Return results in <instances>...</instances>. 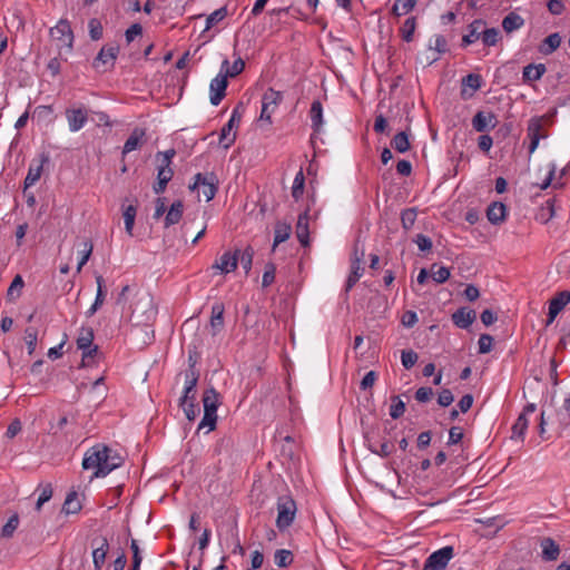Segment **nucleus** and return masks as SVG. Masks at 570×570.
<instances>
[{"label":"nucleus","mask_w":570,"mask_h":570,"mask_svg":"<svg viewBox=\"0 0 570 570\" xmlns=\"http://www.w3.org/2000/svg\"><path fill=\"white\" fill-rule=\"evenodd\" d=\"M391 145L397 153H406L411 147L407 132L401 131L396 134L391 140Z\"/></svg>","instance_id":"nucleus-37"},{"label":"nucleus","mask_w":570,"mask_h":570,"mask_svg":"<svg viewBox=\"0 0 570 570\" xmlns=\"http://www.w3.org/2000/svg\"><path fill=\"white\" fill-rule=\"evenodd\" d=\"M217 423V413L204 412V416L198 424V431L207 428L206 433L215 430Z\"/></svg>","instance_id":"nucleus-55"},{"label":"nucleus","mask_w":570,"mask_h":570,"mask_svg":"<svg viewBox=\"0 0 570 570\" xmlns=\"http://www.w3.org/2000/svg\"><path fill=\"white\" fill-rule=\"evenodd\" d=\"M239 108L240 105L233 110L229 120L220 130L219 142L225 149H228L235 142L236 131L233 130L238 127L240 122L242 114L239 112Z\"/></svg>","instance_id":"nucleus-7"},{"label":"nucleus","mask_w":570,"mask_h":570,"mask_svg":"<svg viewBox=\"0 0 570 570\" xmlns=\"http://www.w3.org/2000/svg\"><path fill=\"white\" fill-rule=\"evenodd\" d=\"M537 411V406L533 403H528L520 415L518 416L515 423L512 426V435L511 439L514 440H523L525 431L529 425V416L533 415Z\"/></svg>","instance_id":"nucleus-9"},{"label":"nucleus","mask_w":570,"mask_h":570,"mask_svg":"<svg viewBox=\"0 0 570 570\" xmlns=\"http://www.w3.org/2000/svg\"><path fill=\"white\" fill-rule=\"evenodd\" d=\"M392 404L390 406V416L394 420L401 417L405 412V403L399 395L391 397Z\"/></svg>","instance_id":"nucleus-50"},{"label":"nucleus","mask_w":570,"mask_h":570,"mask_svg":"<svg viewBox=\"0 0 570 570\" xmlns=\"http://www.w3.org/2000/svg\"><path fill=\"white\" fill-rule=\"evenodd\" d=\"M19 525V515L12 514L1 529V537L11 538Z\"/></svg>","instance_id":"nucleus-54"},{"label":"nucleus","mask_w":570,"mask_h":570,"mask_svg":"<svg viewBox=\"0 0 570 570\" xmlns=\"http://www.w3.org/2000/svg\"><path fill=\"white\" fill-rule=\"evenodd\" d=\"M498 125L497 116L491 111H478L472 118V127L478 132H487Z\"/></svg>","instance_id":"nucleus-12"},{"label":"nucleus","mask_w":570,"mask_h":570,"mask_svg":"<svg viewBox=\"0 0 570 570\" xmlns=\"http://www.w3.org/2000/svg\"><path fill=\"white\" fill-rule=\"evenodd\" d=\"M83 249L81 250V257L78 262L77 272L80 273L82 267L86 265V263L89 261L91 253H92V243L89 239L83 240L82 243Z\"/></svg>","instance_id":"nucleus-57"},{"label":"nucleus","mask_w":570,"mask_h":570,"mask_svg":"<svg viewBox=\"0 0 570 570\" xmlns=\"http://www.w3.org/2000/svg\"><path fill=\"white\" fill-rule=\"evenodd\" d=\"M454 401V396L449 389H443L438 396V404L440 406L446 407L452 404Z\"/></svg>","instance_id":"nucleus-64"},{"label":"nucleus","mask_w":570,"mask_h":570,"mask_svg":"<svg viewBox=\"0 0 570 570\" xmlns=\"http://www.w3.org/2000/svg\"><path fill=\"white\" fill-rule=\"evenodd\" d=\"M202 401L204 405V412L216 413L218 406L220 405V395L214 387H209L205 390Z\"/></svg>","instance_id":"nucleus-24"},{"label":"nucleus","mask_w":570,"mask_h":570,"mask_svg":"<svg viewBox=\"0 0 570 570\" xmlns=\"http://www.w3.org/2000/svg\"><path fill=\"white\" fill-rule=\"evenodd\" d=\"M367 441H368V450L372 453L377 454L382 458H387L394 451V444H392L387 441L382 442L379 446L375 445L374 443H372L370 440H367Z\"/></svg>","instance_id":"nucleus-45"},{"label":"nucleus","mask_w":570,"mask_h":570,"mask_svg":"<svg viewBox=\"0 0 570 570\" xmlns=\"http://www.w3.org/2000/svg\"><path fill=\"white\" fill-rule=\"evenodd\" d=\"M542 119L541 118H531L528 124V138L530 139L529 144V153L532 154L538 145L541 138L544 137L542 134Z\"/></svg>","instance_id":"nucleus-15"},{"label":"nucleus","mask_w":570,"mask_h":570,"mask_svg":"<svg viewBox=\"0 0 570 570\" xmlns=\"http://www.w3.org/2000/svg\"><path fill=\"white\" fill-rule=\"evenodd\" d=\"M283 100V94L281 91H276L273 88H268L262 98V110H261V120L267 121L269 125L272 124V115L278 107V105Z\"/></svg>","instance_id":"nucleus-5"},{"label":"nucleus","mask_w":570,"mask_h":570,"mask_svg":"<svg viewBox=\"0 0 570 570\" xmlns=\"http://www.w3.org/2000/svg\"><path fill=\"white\" fill-rule=\"evenodd\" d=\"M499 39H500L499 29H497V28L483 29L482 28L481 40L485 46H488V47L495 46L498 43Z\"/></svg>","instance_id":"nucleus-49"},{"label":"nucleus","mask_w":570,"mask_h":570,"mask_svg":"<svg viewBox=\"0 0 570 570\" xmlns=\"http://www.w3.org/2000/svg\"><path fill=\"white\" fill-rule=\"evenodd\" d=\"M276 266L273 263H267L265 265V271L262 277V286L268 287L275 281Z\"/></svg>","instance_id":"nucleus-59"},{"label":"nucleus","mask_w":570,"mask_h":570,"mask_svg":"<svg viewBox=\"0 0 570 570\" xmlns=\"http://www.w3.org/2000/svg\"><path fill=\"white\" fill-rule=\"evenodd\" d=\"M184 204L181 200H176L171 204L165 216V227L168 228L175 224H178L183 217Z\"/></svg>","instance_id":"nucleus-29"},{"label":"nucleus","mask_w":570,"mask_h":570,"mask_svg":"<svg viewBox=\"0 0 570 570\" xmlns=\"http://www.w3.org/2000/svg\"><path fill=\"white\" fill-rule=\"evenodd\" d=\"M482 86V77L479 73H469L462 78L461 96L463 99H470L474 92Z\"/></svg>","instance_id":"nucleus-16"},{"label":"nucleus","mask_w":570,"mask_h":570,"mask_svg":"<svg viewBox=\"0 0 570 570\" xmlns=\"http://www.w3.org/2000/svg\"><path fill=\"white\" fill-rule=\"evenodd\" d=\"M81 510V503L78 499L77 492L72 491L68 493L63 504H62V511L66 514H73L78 513Z\"/></svg>","instance_id":"nucleus-36"},{"label":"nucleus","mask_w":570,"mask_h":570,"mask_svg":"<svg viewBox=\"0 0 570 570\" xmlns=\"http://www.w3.org/2000/svg\"><path fill=\"white\" fill-rule=\"evenodd\" d=\"M308 220H309V208L299 214L297 224H296V237L302 246H307L309 244V229H308Z\"/></svg>","instance_id":"nucleus-21"},{"label":"nucleus","mask_w":570,"mask_h":570,"mask_svg":"<svg viewBox=\"0 0 570 570\" xmlns=\"http://www.w3.org/2000/svg\"><path fill=\"white\" fill-rule=\"evenodd\" d=\"M185 385L188 389H196L199 379V372L197 370H186L184 373Z\"/></svg>","instance_id":"nucleus-62"},{"label":"nucleus","mask_w":570,"mask_h":570,"mask_svg":"<svg viewBox=\"0 0 570 570\" xmlns=\"http://www.w3.org/2000/svg\"><path fill=\"white\" fill-rule=\"evenodd\" d=\"M540 546L542 548V558L546 561H554L558 559L560 549L554 540L551 538H543Z\"/></svg>","instance_id":"nucleus-30"},{"label":"nucleus","mask_w":570,"mask_h":570,"mask_svg":"<svg viewBox=\"0 0 570 570\" xmlns=\"http://www.w3.org/2000/svg\"><path fill=\"white\" fill-rule=\"evenodd\" d=\"M137 214V207L134 205H128L124 208V220H125V229L129 236H132V229L135 224V218Z\"/></svg>","instance_id":"nucleus-41"},{"label":"nucleus","mask_w":570,"mask_h":570,"mask_svg":"<svg viewBox=\"0 0 570 570\" xmlns=\"http://www.w3.org/2000/svg\"><path fill=\"white\" fill-rule=\"evenodd\" d=\"M275 563L281 568H286L293 562V553L286 549H279L274 554Z\"/></svg>","instance_id":"nucleus-48"},{"label":"nucleus","mask_w":570,"mask_h":570,"mask_svg":"<svg viewBox=\"0 0 570 570\" xmlns=\"http://www.w3.org/2000/svg\"><path fill=\"white\" fill-rule=\"evenodd\" d=\"M431 272L433 281L438 284L446 282L450 277V271L445 266H439L438 264H433L431 266Z\"/></svg>","instance_id":"nucleus-52"},{"label":"nucleus","mask_w":570,"mask_h":570,"mask_svg":"<svg viewBox=\"0 0 570 570\" xmlns=\"http://www.w3.org/2000/svg\"><path fill=\"white\" fill-rule=\"evenodd\" d=\"M546 66L543 63L528 65L523 68L522 78L525 82L539 80L546 72Z\"/></svg>","instance_id":"nucleus-31"},{"label":"nucleus","mask_w":570,"mask_h":570,"mask_svg":"<svg viewBox=\"0 0 570 570\" xmlns=\"http://www.w3.org/2000/svg\"><path fill=\"white\" fill-rule=\"evenodd\" d=\"M179 406L183 409L188 421H194L199 414V407L195 401H189L184 404L179 403Z\"/></svg>","instance_id":"nucleus-58"},{"label":"nucleus","mask_w":570,"mask_h":570,"mask_svg":"<svg viewBox=\"0 0 570 570\" xmlns=\"http://www.w3.org/2000/svg\"><path fill=\"white\" fill-rule=\"evenodd\" d=\"M570 302V291H562L554 298L550 301L547 324H551L558 314Z\"/></svg>","instance_id":"nucleus-14"},{"label":"nucleus","mask_w":570,"mask_h":570,"mask_svg":"<svg viewBox=\"0 0 570 570\" xmlns=\"http://www.w3.org/2000/svg\"><path fill=\"white\" fill-rule=\"evenodd\" d=\"M65 115L72 132L79 131L88 121V110L83 106L67 108Z\"/></svg>","instance_id":"nucleus-11"},{"label":"nucleus","mask_w":570,"mask_h":570,"mask_svg":"<svg viewBox=\"0 0 570 570\" xmlns=\"http://www.w3.org/2000/svg\"><path fill=\"white\" fill-rule=\"evenodd\" d=\"M88 28L91 40L97 41L102 38V24L97 18L89 20Z\"/></svg>","instance_id":"nucleus-56"},{"label":"nucleus","mask_w":570,"mask_h":570,"mask_svg":"<svg viewBox=\"0 0 570 570\" xmlns=\"http://www.w3.org/2000/svg\"><path fill=\"white\" fill-rule=\"evenodd\" d=\"M255 250L252 246H247L243 252L238 250V262H240L246 274L249 273Z\"/></svg>","instance_id":"nucleus-43"},{"label":"nucleus","mask_w":570,"mask_h":570,"mask_svg":"<svg viewBox=\"0 0 570 570\" xmlns=\"http://www.w3.org/2000/svg\"><path fill=\"white\" fill-rule=\"evenodd\" d=\"M417 209L415 207L406 208L401 213V224L405 232H409L415 224Z\"/></svg>","instance_id":"nucleus-40"},{"label":"nucleus","mask_w":570,"mask_h":570,"mask_svg":"<svg viewBox=\"0 0 570 570\" xmlns=\"http://www.w3.org/2000/svg\"><path fill=\"white\" fill-rule=\"evenodd\" d=\"M304 186H305V178H304L303 171L299 170L296 174L294 181H293V186H292V197L295 200H298L303 196Z\"/></svg>","instance_id":"nucleus-51"},{"label":"nucleus","mask_w":570,"mask_h":570,"mask_svg":"<svg viewBox=\"0 0 570 570\" xmlns=\"http://www.w3.org/2000/svg\"><path fill=\"white\" fill-rule=\"evenodd\" d=\"M493 337L490 334H481L479 337V353L487 354L492 350Z\"/></svg>","instance_id":"nucleus-61"},{"label":"nucleus","mask_w":570,"mask_h":570,"mask_svg":"<svg viewBox=\"0 0 570 570\" xmlns=\"http://www.w3.org/2000/svg\"><path fill=\"white\" fill-rule=\"evenodd\" d=\"M190 190H202L206 202H210L218 190V178L215 173H198L194 177V183L189 185Z\"/></svg>","instance_id":"nucleus-2"},{"label":"nucleus","mask_w":570,"mask_h":570,"mask_svg":"<svg viewBox=\"0 0 570 570\" xmlns=\"http://www.w3.org/2000/svg\"><path fill=\"white\" fill-rule=\"evenodd\" d=\"M523 23L524 20L520 14L515 12H510L503 18L502 28L507 33H510L520 29L523 26Z\"/></svg>","instance_id":"nucleus-32"},{"label":"nucleus","mask_w":570,"mask_h":570,"mask_svg":"<svg viewBox=\"0 0 570 570\" xmlns=\"http://www.w3.org/2000/svg\"><path fill=\"white\" fill-rule=\"evenodd\" d=\"M92 563L95 570H101L109 551V541L106 537H96L91 540Z\"/></svg>","instance_id":"nucleus-10"},{"label":"nucleus","mask_w":570,"mask_h":570,"mask_svg":"<svg viewBox=\"0 0 570 570\" xmlns=\"http://www.w3.org/2000/svg\"><path fill=\"white\" fill-rule=\"evenodd\" d=\"M561 40V36L558 32H553L541 41L538 50L540 53L549 56L560 47Z\"/></svg>","instance_id":"nucleus-28"},{"label":"nucleus","mask_w":570,"mask_h":570,"mask_svg":"<svg viewBox=\"0 0 570 570\" xmlns=\"http://www.w3.org/2000/svg\"><path fill=\"white\" fill-rule=\"evenodd\" d=\"M23 287L24 281L21 275L17 274L7 291V301L16 302L20 297Z\"/></svg>","instance_id":"nucleus-33"},{"label":"nucleus","mask_w":570,"mask_h":570,"mask_svg":"<svg viewBox=\"0 0 570 570\" xmlns=\"http://www.w3.org/2000/svg\"><path fill=\"white\" fill-rule=\"evenodd\" d=\"M484 26L485 21L481 19L473 20L468 27L469 32L464 35L462 38V47H466L475 42L476 40L481 39L482 28H484Z\"/></svg>","instance_id":"nucleus-22"},{"label":"nucleus","mask_w":570,"mask_h":570,"mask_svg":"<svg viewBox=\"0 0 570 570\" xmlns=\"http://www.w3.org/2000/svg\"><path fill=\"white\" fill-rule=\"evenodd\" d=\"M227 16V8L226 7H222L217 10H215L214 12H212L207 19H206V27H205V31L209 30L210 28H213L216 23L220 22L223 19H225Z\"/></svg>","instance_id":"nucleus-53"},{"label":"nucleus","mask_w":570,"mask_h":570,"mask_svg":"<svg viewBox=\"0 0 570 570\" xmlns=\"http://www.w3.org/2000/svg\"><path fill=\"white\" fill-rule=\"evenodd\" d=\"M24 342L28 348V354L32 355L38 342V330L36 327L29 326L24 330Z\"/></svg>","instance_id":"nucleus-46"},{"label":"nucleus","mask_w":570,"mask_h":570,"mask_svg":"<svg viewBox=\"0 0 570 570\" xmlns=\"http://www.w3.org/2000/svg\"><path fill=\"white\" fill-rule=\"evenodd\" d=\"M49 33L53 40L60 42V48L66 47L68 51L72 49L73 33L68 20H59V22L50 29Z\"/></svg>","instance_id":"nucleus-8"},{"label":"nucleus","mask_w":570,"mask_h":570,"mask_svg":"<svg viewBox=\"0 0 570 570\" xmlns=\"http://www.w3.org/2000/svg\"><path fill=\"white\" fill-rule=\"evenodd\" d=\"M417 354L413 350H404L401 354V361L404 368H412L417 362Z\"/></svg>","instance_id":"nucleus-60"},{"label":"nucleus","mask_w":570,"mask_h":570,"mask_svg":"<svg viewBox=\"0 0 570 570\" xmlns=\"http://www.w3.org/2000/svg\"><path fill=\"white\" fill-rule=\"evenodd\" d=\"M174 171L170 166L159 165L157 173V180L168 184L173 178Z\"/></svg>","instance_id":"nucleus-63"},{"label":"nucleus","mask_w":570,"mask_h":570,"mask_svg":"<svg viewBox=\"0 0 570 570\" xmlns=\"http://www.w3.org/2000/svg\"><path fill=\"white\" fill-rule=\"evenodd\" d=\"M364 257V249H361V257L351 258V273L346 279L345 292L348 293L362 277L364 268L361 266Z\"/></svg>","instance_id":"nucleus-20"},{"label":"nucleus","mask_w":570,"mask_h":570,"mask_svg":"<svg viewBox=\"0 0 570 570\" xmlns=\"http://www.w3.org/2000/svg\"><path fill=\"white\" fill-rule=\"evenodd\" d=\"M292 234V226L285 222H277L274 227V243L272 252H275L276 247L286 242Z\"/></svg>","instance_id":"nucleus-27"},{"label":"nucleus","mask_w":570,"mask_h":570,"mask_svg":"<svg viewBox=\"0 0 570 570\" xmlns=\"http://www.w3.org/2000/svg\"><path fill=\"white\" fill-rule=\"evenodd\" d=\"M228 81H227V75H223V72H219L209 85L210 90V104L214 106H218L220 101L224 99L226 95V88H227Z\"/></svg>","instance_id":"nucleus-13"},{"label":"nucleus","mask_w":570,"mask_h":570,"mask_svg":"<svg viewBox=\"0 0 570 570\" xmlns=\"http://www.w3.org/2000/svg\"><path fill=\"white\" fill-rule=\"evenodd\" d=\"M429 50H434L438 53V56L432 57V59L429 61L432 63L439 59L440 55L445 53L449 50L446 39L441 35L435 36L433 43L430 40Z\"/></svg>","instance_id":"nucleus-38"},{"label":"nucleus","mask_w":570,"mask_h":570,"mask_svg":"<svg viewBox=\"0 0 570 570\" xmlns=\"http://www.w3.org/2000/svg\"><path fill=\"white\" fill-rule=\"evenodd\" d=\"M49 158L47 156L42 157V160L39 165L30 166L27 177L24 178V188H29L33 186L40 178L42 171V164L47 163Z\"/></svg>","instance_id":"nucleus-35"},{"label":"nucleus","mask_w":570,"mask_h":570,"mask_svg":"<svg viewBox=\"0 0 570 570\" xmlns=\"http://www.w3.org/2000/svg\"><path fill=\"white\" fill-rule=\"evenodd\" d=\"M119 50V46L117 45L104 46L92 60V68L97 72H107L111 70L115 66Z\"/></svg>","instance_id":"nucleus-3"},{"label":"nucleus","mask_w":570,"mask_h":570,"mask_svg":"<svg viewBox=\"0 0 570 570\" xmlns=\"http://www.w3.org/2000/svg\"><path fill=\"white\" fill-rule=\"evenodd\" d=\"M416 4V0H395L391 13L395 17L405 16L411 12Z\"/></svg>","instance_id":"nucleus-34"},{"label":"nucleus","mask_w":570,"mask_h":570,"mask_svg":"<svg viewBox=\"0 0 570 570\" xmlns=\"http://www.w3.org/2000/svg\"><path fill=\"white\" fill-rule=\"evenodd\" d=\"M309 118L312 122V128L315 134H320L323 127V106L320 100H314L311 105L309 109Z\"/></svg>","instance_id":"nucleus-26"},{"label":"nucleus","mask_w":570,"mask_h":570,"mask_svg":"<svg viewBox=\"0 0 570 570\" xmlns=\"http://www.w3.org/2000/svg\"><path fill=\"white\" fill-rule=\"evenodd\" d=\"M122 462L124 459L116 451L105 444H96L85 453L82 468L85 470H95L91 479L105 478L111 471L119 468Z\"/></svg>","instance_id":"nucleus-1"},{"label":"nucleus","mask_w":570,"mask_h":570,"mask_svg":"<svg viewBox=\"0 0 570 570\" xmlns=\"http://www.w3.org/2000/svg\"><path fill=\"white\" fill-rule=\"evenodd\" d=\"M146 141V129L136 127L122 147V156L138 149Z\"/></svg>","instance_id":"nucleus-19"},{"label":"nucleus","mask_w":570,"mask_h":570,"mask_svg":"<svg viewBox=\"0 0 570 570\" xmlns=\"http://www.w3.org/2000/svg\"><path fill=\"white\" fill-rule=\"evenodd\" d=\"M96 283H97V295L94 299V304L89 307V309L86 312L87 317H91L104 304L105 296H106V289H105V281L101 275H96Z\"/></svg>","instance_id":"nucleus-25"},{"label":"nucleus","mask_w":570,"mask_h":570,"mask_svg":"<svg viewBox=\"0 0 570 570\" xmlns=\"http://www.w3.org/2000/svg\"><path fill=\"white\" fill-rule=\"evenodd\" d=\"M38 490L40 494L36 503V510L40 511L41 507L51 499L53 490L50 483L39 484Z\"/></svg>","instance_id":"nucleus-47"},{"label":"nucleus","mask_w":570,"mask_h":570,"mask_svg":"<svg viewBox=\"0 0 570 570\" xmlns=\"http://www.w3.org/2000/svg\"><path fill=\"white\" fill-rule=\"evenodd\" d=\"M225 68V73L224 75H227V78L228 77H236L237 75H239L244 68H245V62L242 58H238L236 59L232 66H229V62L228 60H224L223 61V65H222V69Z\"/></svg>","instance_id":"nucleus-44"},{"label":"nucleus","mask_w":570,"mask_h":570,"mask_svg":"<svg viewBox=\"0 0 570 570\" xmlns=\"http://www.w3.org/2000/svg\"><path fill=\"white\" fill-rule=\"evenodd\" d=\"M238 265V249L234 253L225 252L220 258L213 265V268L219 269L223 274L234 272Z\"/></svg>","instance_id":"nucleus-17"},{"label":"nucleus","mask_w":570,"mask_h":570,"mask_svg":"<svg viewBox=\"0 0 570 570\" xmlns=\"http://www.w3.org/2000/svg\"><path fill=\"white\" fill-rule=\"evenodd\" d=\"M487 217L489 222L493 225H499L503 223L507 217V206L500 202L492 203L488 207Z\"/></svg>","instance_id":"nucleus-23"},{"label":"nucleus","mask_w":570,"mask_h":570,"mask_svg":"<svg viewBox=\"0 0 570 570\" xmlns=\"http://www.w3.org/2000/svg\"><path fill=\"white\" fill-rule=\"evenodd\" d=\"M476 318L475 311L469 307H460L452 314V322L459 328H468Z\"/></svg>","instance_id":"nucleus-18"},{"label":"nucleus","mask_w":570,"mask_h":570,"mask_svg":"<svg viewBox=\"0 0 570 570\" xmlns=\"http://www.w3.org/2000/svg\"><path fill=\"white\" fill-rule=\"evenodd\" d=\"M296 514V503L289 497H282L277 501V519L276 525L283 531L287 529L294 521Z\"/></svg>","instance_id":"nucleus-4"},{"label":"nucleus","mask_w":570,"mask_h":570,"mask_svg":"<svg viewBox=\"0 0 570 570\" xmlns=\"http://www.w3.org/2000/svg\"><path fill=\"white\" fill-rule=\"evenodd\" d=\"M416 28V19L415 17L407 18L403 26L400 28L401 37L404 41L411 42L413 40V35Z\"/></svg>","instance_id":"nucleus-42"},{"label":"nucleus","mask_w":570,"mask_h":570,"mask_svg":"<svg viewBox=\"0 0 570 570\" xmlns=\"http://www.w3.org/2000/svg\"><path fill=\"white\" fill-rule=\"evenodd\" d=\"M94 331L91 327H81L79 336L77 338V347L79 350H87L92 345L94 341Z\"/></svg>","instance_id":"nucleus-39"},{"label":"nucleus","mask_w":570,"mask_h":570,"mask_svg":"<svg viewBox=\"0 0 570 570\" xmlns=\"http://www.w3.org/2000/svg\"><path fill=\"white\" fill-rule=\"evenodd\" d=\"M453 547L446 546L428 557L423 570H445L449 561L453 558Z\"/></svg>","instance_id":"nucleus-6"}]
</instances>
